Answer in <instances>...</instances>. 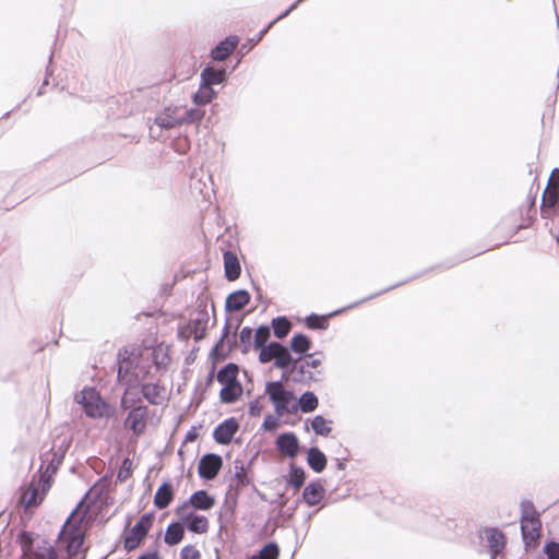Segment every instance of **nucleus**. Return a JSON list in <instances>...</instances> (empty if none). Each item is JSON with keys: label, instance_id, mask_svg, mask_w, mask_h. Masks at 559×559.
<instances>
[{"label": "nucleus", "instance_id": "nucleus-6", "mask_svg": "<svg viewBox=\"0 0 559 559\" xmlns=\"http://www.w3.org/2000/svg\"><path fill=\"white\" fill-rule=\"evenodd\" d=\"M282 380H269L265 382L264 394L267 395L277 415L297 412L296 394L293 389L282 386Z\"/></svg>", "mask_w": 559, "mask_h": 559}, {"label": "nucleus", "instance_id": "nucleus-1", "mask_svg": "<svg viewBox=\"0 0 559 559\" xmlns=\"http://www.w3.org/2000/svg\"><path fill=\"white\" fill-rule=\"evenodd\" d=\"M478 253H474V254H471V255H466V257H463V258H460V259H454V260H447L440 264H437V265H432L428 269H425L423 270L421 272L419 273H416L401 282H397L393 285H390L374 294H371L358 301H355L353 304H349L347 306H344V307H341L338 309H335L333 311H330L328 313H323V314H319L317 312H310L309 314H307L306 317H304L302 319H300V322H302L305 324V326L308 329V330H311V331H326L330 326V319L331 318H334L338 314H342L343 312L349 310V309H354L356 308L357 306L368 301V300H371L378 296H381L394 288H397L400 286H403L407 283H409L411 281L413 280H416V278H419L421 275L424 274H427L428 272L432 271V270H437V269H443V270H448V269H451L453 267L454 265H456L457 263L462 262V261H465L472 257H475V255H478Z\"/></svg>", "mask_w": 559, "mask_h": 559}, {"label": "nucleus", "instance_id": "nucleus-56", "mask_svg": "<svg viewBox=\"0 0 559 559\" xmlns=\"http://www.w3.org/2000/svg\"><path fill=\"white\" fill-rule=\"evenodd\" d=\"M179 556V559H201L200 550L191 544L185 545L181 548Z\"/></svg>", "mask_w": 559, "mask_h": 559}, {"label": "nucleus", "instance_id": "nucleus-40", "mask_svg": "<svg viewBox=\"0 0 559 559\" xmlns=\"http://www.w3.org/2000/svg\"><path fill=\"white\" fill-rule=\"evenodd\" d=\"M138 386L126 385V389L120 397L119 407L123 411H130L138 406L141 400L140 393L136 391Z\"/></svg>", "mask_w": 559, "mask_h": 559}, {"label": "nucleus", "instance_id": "nucleus-33", "mask_svg": "<svg viewBox=\"0 0 559 559\" xmlns=\"http://www.w3.org/2000/svg\"><path fill=\"white\" fill-rule=\"evenodd\" d=\"M185 524L173 520L166 527L164 542L168 546H176L185 538Z\"/></svg>", "mask_w": 559, "mask_h": 559}, {"label": "nucleus", "instance_id": "nucleus-39", "mask_svg": "<svg viewBox=\"0 0 559 559\" xmlns=\"http://www.w3.org/2000/svg\"><path fill=\"white\" fill-rule=\"evenodd\" d=\"M209 307V297L200 294L197 298V318L194 321V326H207L210 322V314L207 311Z\"/></svg>", "mask_w": 559, "mask_h": 559}, {"label": "nucleus", "instance_id": "nucleus-43", "mask_svg": "<svg viewBox=\"0 0 559 559\" xmlns=\"http://www.w3.org/2000/svg\"><path fill=\"white\" fill-rule=\"evenodd\" d=\"M199 107L194 105V107L186 109L185 114L180 116V127L185 124H197L199 127L202 123L205 110Z\"/></svg>", "mask_w": 559, "mask_h": 559}, {"label": "nucleus", "instance_id": "nucleus-15", "mask_svg": "<svg viewBox=\"0 0 559 559\" xmlns=\"http://www.w3.org/2000/svg\"><path fill=\"white\" fill-rule=\"evenodd\" d=\"M239 430V421L236 417L230 416L217 424L212 432L213 440L221 445L228 444Z\"/></svg>", "mask_w": 559, "mask_h": 559}, {"label": "nucleus", "instance_id": "nucleus-28", "mask_svg": "<svg viewBox=\"0 0 559 559\" xmlns=\"http://www.w3.org/2000/svg\"><path fill=\"white\" fill-rule=\"evenodd\" d=\"M218 95L214 85L200 78L199 88L192 93L191 100L197 106H203L211 103Z\"/></svg>", "mask_w": 559, "mask_h": 559}, {"label": "nucleus", "instance_id": "nucleus-46", "mask_svg": "<svg viewBox=\"0 0 559 559\" xmlns=\"http://www.w3.org/2000/svg\"><path fill=\"white\" fill-rule=\"evenodd\" d=\"M39 540V534L27 530H22L16 536V543L21 545L23 552L29 551Z\"/></svg>", "mask_w": 559, "mask_h": 559}, {"label": "nucleus", "instance_id": "nucleus-58", "mask_svg": "<svg viewBox=\"0 0 559 559\" xmlns=\"http://www.w3.org/2000/svg\"><path fill=\"white\" fill-rule=\"evenodd\" d=\"M262 39H258V35L247 39L245 43L240 45L238 48V55L246 56L248 55Z\"/></svg>", "mask_w": 559, "mask_h": 559}, {"label": "nucleus", "instance_id": "nucleus-3", "mask_svg": "<svg viewBox=\"0 0 559 559\" xmlns=\"http://www.w3.org/2000/svg\"><path fill=\"white\" fill-rule=\"evenodd\" d=\"M142 349L135 345L120 347L116 355L117 381L129 386H139L146 377V370L141 366Z\"/></svg>", "mask_w": 559, "mask_h": 559}, {"label": "nucleus", "instance_id": "nucleus-19", "mask_svg": "<svg viewBox=\"0 0 559 559\" xmlns=\"http://www.w3.org/2000/svg\"><path fill=\"white\" fill-rule=\"evenodd\" d=\"M275 447L289 459H295L300 453V441L294 431L281 432L275 439Z\"/></svg>", "mask_w": 559, "mask_h": 559}, {"label": "nucleus", "instance_id": "nucleus-23", "mask_svg": "<svg viewBox=\"0 0 559 559\" xmlns=\"http://www.w3.org/2000/svg\"><path fill=\"white\" fill-rule=\"evenodd\" d=\"M175 497V489L169 477L164 478L154 495L153 503L158 510L166 509Z\"/></svg>", "mask_w": 559, "mask_h": 559}, {"label": "nucleus", "instance_id": "nucleus-37", "mask_svg": "<svg viewBox=\"0 0 559 559\" xmlns=\"http://www.w3.org/2000/svg\"><path fill=\"white\" fill-rule=\"evenodd\" d=\"M310 420L311 430L316 436L328 438L332 432L333 420L318 414Z\"/></svg>", "mask_w": 559, "mask_h": 559}, {"label": "nucleus", "instance_id": "nucleus-11", "mask_svg": "<svg viewBox=\"0 0 559 559\" xmlns=\"http://www.w3.org/2000/svg\"><path fill=\"white\" fill-rule=\"evenodd\" d=\"M81 523L82 519L74 521L66 534V554L69 557L79 558L83 554L86 556V549L83 546L85 535L80 530Z\"/></svg>", "mask_w": 559, "mask_h": 559}, {"label": "nucleus", "instance_id": "nucleus-60", "mask_svg": "<svg viewBox=\"0 0 559 559\" xmlns=\"http://www.w3.org/2000/svg\"><path fill=\"white\" fill-rule=\"evenodd\" d=\"M253 348L258 350V360L260 364H266L271 358H273V355L271 354L270 349H267L265 344H261V347Z\"/></svg>", "mask_w": 559, "mask_h": 559}, {"label": "nucleus", "instance_id": "nucleus-53", "mask_svg": "<svg viewBox=\"0 0 559 559\" xmlns=\"http://www.w3.org/2000/svg\"><path fill=\"white\" fill-rule=\"evenodd\" d=\"M274 414H266L263 418L261 428L265 431L274 432L278 428L280 416L277 415V411H274Z\"/></svg>", "mask_w": 559, "mask_h": 559}, {"label": "nucleus", "instance_id": "nucleus-13", "mask_svg": "<svg viewBox=\"0 0 559 559\" xmlns=\"http://www.w3.org/2000/svg\"><path fill=\"white\" fill-rule=\"evenodd\" d=\"M479 537L486 538L487 546H488V552L490 555L491 559H495V557L501 552L507 544V536L506 534L497 526H486L481 530H479Z\"/></svg>", "mask_w": 559, "mask_h": 559}, {"label": "nucleus", "instance_id": "nucleus-48", "mask_svg": "<svg viewBox=\"0 0 559 559\" xmlns=\"http://www.w3.org/2000/svg\"><path fill=\"white\" fill-rule=\"evenodd\" d=\"M253 330L249 325L243 326L239 332L240 352L248 354L253 347Z\"/></svg>", "mask_w": 559, "mask_h": 559}, {"label": "nucleus", "instance_id": "nucleus-59", "mask_svg": "<svg viewBox=\"0 0 559 559\" xmlns=\"http://www.w3.org/2000/svg\"><path fill=\"white\" fill-rule=\"evenodd\" d=\"M202 423L191 426L190 429L186 432L181 443L185 444L198 440V438L200 437L199 430L202 429Z\"/></svg>", "mask_w": 559, "mask_h": 559}, {"label": "nucleus", "instance_id": "nucleus-21", "mask_svg": "<svg viewBox=\"0 0 559 559\" xmlns=\"http://www.w3.org/2000/svg\"><path fill=\"white\" fill-rule=\"evenodd\" d=\"M179 106L167 105L158 111L154 118V123L160 130H171L180 127V117L177 116Z\"/></svg>", "mask_w": 559, "mask_h": 559}, {"label": "nucleus", "instance_id": "nucleus-47", "mask_svg": "<svg viewBox=\"0 0 559 559\" xmlns=\"http://www.w3.org/2000/svg\"><path fill=\"white\" fill-rule=\"evenodd\" d=\"M140 393V395L144 397L151 405H158L160 403L158 386L153 382L142 383Z\"/></svg>", "mask_w": 559, "mask_h": 559}, {"label": "nucleus", "instance_id": "nucleus-16", "mask_svg": "<svg viewBox=\"0 0 559 559\" xmlns=\"http://www.w3.org/2000/svg\"><path fill=\"white\" fill-rule=\"evenodd\" d=\"M532 190L533 187L527 195L526 205L519 209L521 222L513 227L510 238L514 237L520 229L531 228L536 221V193L533 194Z\"/></svg>", "mask_w": 559, "mask_h": 559}, {"label": "nucleus", "instance_id": "nucleus-26", "mask_svg": "<svg viewBox=\"0 0 559 559\" xmlns=\"http://www.w3.org/2000/svg\"><path fill=\"white\" fill-rule=\"evenodd\" d=\"M186 503H190L194 510L210 511L216 504V497L205 489H198L191 493Z\"/></svg>", "mask_w": 559, "mask_h": 559}, {"label": "nucleus", "instance_id": "nucleus-45", "mask_svg": "<svg viewBox=\"0 0 559 559\" xmlns=\"http://www.w3.org/2000/svg\"><path fill=\"white\" fill-rule=\"evenodd\" d=\"M540 534L542 530H535V527L527 531H521V537L526 554L537 548Z\"/></svg>", "mask_w": 559, "mask_h": 559}, {"label": "nucleus", "instance_id": "nucleus-57", "mask_svg": "<svg viewBox=\"0 0 559 559\" xmlns=\"http://www.w3.org/2000/svg\"><path fill=\"white\" fill-rule=\"evenodd\" d=\"M265 345L267 346V349H270L273 357L284 355L285 353L288 352L287 344H283L277 341H269L267 343H265Z\"/></svg>", "mask_w": 559, "mask_h": 559}, {"label": "nucleus", "instance_id": "nucleus-51", "mask_svg": "<svg viewBox=\"0 0 559 559\" xmlns=\"http://www.w3.org/2000/svg\"><path fill=\"white\" fill-rule=\"evenodd\" d=\"M132 460L129 456H123L118 468L115 484H122L128 477L132 475Z\"/></svg>", "mask_w": 559, "mask_h": 559}, {"label": "nucleus", "instance_id": "nucleus-49", "mask_svg": "<svg viewBox=\"0 0 559 559\" xmlns=\"http://www.w3.org/2000/svg\"><path fill=\"white\" fill-rule=\"evenodd\" d=\"M271 326L270 324L261 323L255 328L253 335V347H261V344H265L271 338Z\"/></svg>", "mask_w": 559, "mask_h": 559}, {"label": "nucleus", "instance_id": "nucleus-8", "mask_svg": "<svg viewBox=\"0 0 559 559\" xmlns=\"http://www.w3.org/2000/svg\"><path fill=\"white\" fill-rule=\"evenodd\" d=\"M251 300V294L246 288H239L231 293H229L225 298V312L229 313L231 311H236L238 309H241L246 307ZM228 333V314H226V321L222 329V335L218 338V341L214 344L212 349L210 350V356L214 355L216 353L217 346L222 343L225 335Z\"/></svg>", "mask_w": 559, "mask_h": 559}, {"label": "nucleus", "instance_id": "nucleus-41", "mask_svg": "<svg viewBox=\"0 0 559 559\" xmlns=\"http://www.w3.org/2000/svg\"><path fill=\"white\" fill-rule=\"evenodd\" d=\"M214 371L215 366L212 365L209 373L206 374L203 382L198 381L194 388V400L198 405H200L206 399V391L210 390L214 384Z\"/></svg>", "mask_w": 559, "mask_h": 559}, {"label": "nucleus", "instance_id": "nucleus-55", "mask_svg": "<svg viewBox=\"0 0 559 559\" xmlns=\"http://www.w3.org/2000/svg\"><path fill=\"white\" fill-rule=\"evenodd\" d=\"M542 526L540 518H520V531H527L533 527L542 530Z\"/></svg>", "mask_w": 559, "mask_h": 559}, {"label": "nucleus", "instance_id": "nucleus-29", "mask_svg": "<svg viewBox=\"0 0 559 559\" xmlns=\"http://www.w3.org/2000/svg\"><path fill=\"white\" fill-rule=\"evenodd\" d=\"M238 364L230 361L218 369L216 373V380L222 386L242 384L238 378Z\"/></svg>", "mask_w": 559, "mask_h": 559}, {"label": "nucleus", "instance_id": "nucleus-31", "mask_svg": "<svg viewBox=\"0 0 559 559\" xmlns=\"http://www.w3.org/2000/svg\"><path fill=\"white\" fill-rule=\"evenodd\" d=\"M286 488L298 489L307 478V472L301 465L289 464L288 473L282 476Z\"/></svg>", "mask_w": 559, "mask_h": 559}, {"label": "nucleus", "instance_id": "nucleus-34", "mask_svg": "<svg viewBox=\"0 0 559 559\" xmlns=\"http://www.w3.org/2000/svg\"><path fill=\"white\" fill-rule=\"evenodd\" d=\"M297 411L299 409L304 414L314 412L319 406V399L313 391L307 390L300 394L297 399Z\"/></svg>", "mask_w": 559, "mask_h": 559}, {"label": "nucleus", "instance_id": "nucleus-62", "mask_svg": "<svg viewBox=\"0 0 559 559\" xmlns=\"http://www.w3.org/2000/svg\"><path fill=\"white\" fill-rule=\"evenodd\" d=\"M72 438H64L60 444L57 447V449L52 450L56 454H58L59 456H61L62 459L66 457V454L68 453V451L70 450L71 445H72Z\"/></svg>", "mask_w": 559, "mask_h": 559}, {"label": "nucleus", "instance_id": "nucleus-4", "mask_svg": "<svg viewBox=\"0 0 559 559\" xmlns=\"http://www.w3.org/2000/svg\"><path fill=\"white\" fill-rule=\"evenodd\" d=\"M74 402L82 407L85 416L91 419H109L117 414L116 405L104 399L95 386L84 385L74 395Z\"/></svg>", "mask_w": 559, "mask_h": 559}, {"label": "nucleus", "instance_id": "nucleus-64", "mask_svg": "<svg viewBox=\"0 0 559 559\" xmlns=\"http://www.w3.org/2000/svg\"><path fill=\"white\" fill-rule=\"evenodd\" d=\"M262 405L258 399H253L248 403V415L250 417H257L261 414Z\"/></svg>", "mask_w": 559, "mask_h": 559}, {"label": "nucleus", "instance_id": "nucleus-44", "mask_svg": "<svg viewBox=\"0 0 559 559\" xmlns=\"http://www.w3.org/2000/svg\"><path fill=\"white\" fill-rule=\"evenodd\" d=\"M271 331L277 338L285 337L290 330V323L286 316H277L271 320Z\"/></svg>", "mask_w": 559, "mask_h": 559}, {"label": "nucleus", "instance_id": "nucleus-20", "mask_svg": "<svg viewBox=\"0 0 559 559\" xmlns=\"http://www.w3.org/2000/svg\"><path fill=\"white\" fill-rule=\"evenodd\" d=\"M148 407L144 404H139L134 408L128 411V415L124 419V426L140 436L145 430V420L147 416Z\"/></svg>", "mask_w": 559, "mask_h": 559}, {"label": "nucleus", "instance_id": "nucleus-5", "mask_svg": "<svg viewBox=\"0 0 559 559\" xmlns=\"http://www.w3.org/2000/svg\"><path fill=\"white\" fill-rule=\"evenodd\" d=\"M325 478H314L310 480L302 489L301 499L308 507H313L317 503L324 501L323 507L337 502L341 499L349 496L350 488L347 487L343 492H340L338 486L330 491L325 488Z\"/></svg>", "mask_w": 559, "mask_h": 559}, {"label": "nucleus", "instance_id": "nucleus-2", "mask_svg": "<svg viewBox=\"0 0 559 559\" xmlns=\"http://www.w3.org/2000/svg\"><path fill=\"white\" fill-rule=\"evenodd\" d=\"M53 447L41 457L37 472L32 475L27 489L21 497L24 508H36L41 504L52 486L55 475L59 471L64 459L56 454Z\"/></svg>", "mask_w": 559, "mask_h": 559}, {"label": "nucleus", "instance_id": "nucleus-30", "mask_svg": "<svg viewBox=\"0 0 559 559\" xmlns=\"http://www.w3.org/2000/svg\"><path fill=\"white\" fill-rule=\"evenodd\" d=\"M306 462L312 472L321 473L326 468L328 456L318 445L313 444L307 450Z\"/></svg>", "mask_w": 559, "mask_h": 559}, {"label": "nucleus", "instance_id": "nucleus-36", "mask_svg": "<svg viewBox=\"0 0 559 559\" xmlns=\"http://www.w3.org/2000/svg\"><path fill=\"white\" fill-rule=\"evenodd\" d=\"M35 558L27 559H57L55 547L47 538H40L39 542L29 550Z\"/></svg>", "mask_w": 559, "mask_h": 559}, {"label": "nucleus", "instance_id": "nucleus-52", "mask_svg": "<svg viewBox=\"0 0 559 559\" xmlns=\"http://www.w3.org/2000/svg\"><path fill=\"white\" fill-rule=\"evenodd\" d=\"M543 552L546 559H559V542L555 538H548L544 542Z\"/></svg>", "mask_w": 559, "mask_h": 559}, {"label": "nucleus", "instance_id": "nucleus-12", "mask_svg": "<svg viewBox=\"0 0 559 559\" xmlns=\"http://www.w3.org/2000/svg\"><path fill=\"white\" fill-rule=\"evenodd\" d=\"M540 216L546 219L559 216L558 185H547L542 194Z\"/></svg>", "mask_w": 559, "mask_h": 559}, {"label": "nucleus", "instance_id": "nucleus-27", "mask_svg": "<svg viewBox=\"0 0 559 559\" xmlns=\"http://www.w3.org/2000/svg\"><path fill=\"white\" fill-rule=\"evenodd\" d=\"M290 373L288 381L297 384L310 385L312 382L322 380L316 376L317 372L309 370V367L299 361L295 362Z\"/></svg>", "mask_w": 559, "mask_h": 559}, {"label": "nucleus", "instance_id": "nucleus-32", "mask_svg": "<svg viewBox=\"0 0 559 559\" xmlns=\"http://www.w3.org/2000/svg\"><path fill=\"white\" fill-rule=\"evenodd\" d=\"M182 523L185 524L186 530L192 534H204L210 527L209 519L203 514L195 513L194 511H191V515H189L188 520Z\"/></svg>", "mask_w": 559, "mask_h": 559}, {"label": "nucleus", "instance_id": "nucleus-63", "mask_svg": "<svg viewBox=\"0 0 559 559\" xmlns=\"http://www.w3.org/2000/svg\"><path fill=\"white\" fill-rule=\"evenodd\" d=\"M441 514V509L437 506L430 507L428 511H425V516L427 518V522L429 524L438 522Z\"/></svg>", "mask_w": 559, "mask_h": 559}, {"label": "nucleus", "instance_id": "nucleus-42", "mask_svg": "<svg viewBox=\"0 0 559 559\" xmlns=\"http://www.w3.org/2000/svg\"><path fill=\"white\" fill-rule=\"evenodd\" d=\"M243 394V386L242 384L238 385H224L222 386L219 391V402L222 404H234Z\"/></svg>", "mask_w": 559, "mask_h": 559}, {"label": "nucleus", "instance_id": "nucleus-24", "mask_svg": "<svg viewBox=\"0 0 559 559\" xmlns=\"http://www.w3.org/2000/svg\"><path fill=\"white\" fill-rule=\"evenodd\" d=\"M230 76V73L227 72V68L225 63L219 67L213 66L211 62L206 63L200 72V78L206 82L212 83L213 85L225 84Z\"/></svg>", "mask_w": 559, "mask_h": 559}, {"label": "nucleus", "instance_id": "nucleus-25", "mask_svg": "<svg viewBox=\"0 0 559 559\" xmlns=\"http://www.w3.org/2000/svg\"><path fill=\"white\" fill-rule=\"evenodd\" d=\"M224 277L234 282L240 277L241 264L236 251L226 249L223 251Z\"/></svg>", "mask_w": 559, "mask_h": 559}, {"label": "nucleus", "instance_id": "nucleus-38", "mask_svg": "<svg viewBox=\"0 0 559 559\" xmlns=\"http://www.w3.org/2000/svg\"><path fill=\"white\" fill-rule=\"evenodd\" d=\"M281 554L280 545L276 540L271 539L262 545V547L253 552L249 559H278Z\"/></svg>", "mask_w": 559, "mask_h": 559}, {"label": "nucleus", "instance_id": "nucleus-35", "mask_svg": "<svg viewBox=\"0 0 559 559\" xmlns=\"http://www.w3.org/2000/svg\"><path fill=\"white\" fill-rule=\"evenodd\" d=\"M273 358H274V360L272 362V368L282 370V376L278 380H282V381L288 380L289 376L287 373L292 372L295 362H297L294 359V356H292V353H289V350H288L284 355L273 357Z\"/></svg>", "mask_w": 559, "mask_h": 559}, {"label": "nucleus", "instance_id": "nucleus-10", "mask_svg": "<svg viewBox=\"0 0 559 559\" xmlns=\"http://www.w3.org/2000/svg\"><path fill=\"white\" fill-rule=\"evenodd\" d=\"M224 466L223 456L218 453L206 452L198 462V475L204 480H213L217 477Z\"/></svg>", "mask_w": 559, "mask_h": 559}, {"label": "nucleus", "instance_id": "nucleus-61", "mask_svg": "<svg viewBox=\"0 0 559 559\" xmlns=\"http://www.w3.org/2000/svg\"><path fill=\"white\" fill-rule=\"evenodd\" d=\"M88 491H86L84 493V496L80 499V501L76 503V506L72 509V511L70 512V514L67 516L64 523L62 524L61 528H60V532L58 533V538H60L63 534H66V526L70 523L72 516L74 515V513L79 510V508L81 507V504L83 503L85 497L87 496Z\"/></svg>", "mask_w": 559, "mask_h": 559}, {"label": "nucleus", "instance_id": "nucleus-7", "mask_svg": "<svg viewBox=\"0 0 559 559\" xmlns=\"http://www.w3.org/2000/svg\"><path fill=\"white\" fill-rule=\"evenodd\" d=\"M155 511L151 510L141 515L136 523L123 535V548L127 551L135 549L143 537L147 535L154 524Z\"/></svg>", "mask_w": 559, "mask_h": 559}, {"label": "nucleus", "instance_id": "nucleus-9", "mask_svg": "<svg viewBox=\"0 0 559 559\" xmlns=\"http://www.w3.org/2000/svg\"><path fill=\"white\" fill-rule=\"evenodd\" d=\"M253 457L250 459L246 466L243 461L239 457L234 460V473L229 476V491L242 490L253 483V469H252Z\"/></svg>", "mask_w": 559, "mask_h": 559}, {"label": "nucleus", "instance_id": "nucleus-22", "mask_svg": "<svg viewBox=\"0 0 559 559\" xmlns=\"http://www.w3.org/2000/svg\"><path fill=\"white\" fill-rule=\"evenodd\" d=\"M193 334V341L195 343L201 342L204 340L209 334V328L207 326H194V321L191 319L186 320L183 323L178 324L177 328V338L181 342L188 343L190 340V334Z\"/></svg>", "mask_w": 559, "mask_h": 559}, {"label": "nucleus", "instance_id": "nucleus-54", "mask_svg": "<svg viewBox=\"0 0 559 559\" xmlns=\"http://www.w3.org/2000/svg\"><path fill=\"white\" fill-rule=\"evenodd\" d=\"M521 516L520 518H540L539 512L536 510L532 500L524 499L520 503Z\"/></svg>", "mask_w": 559, "mask_h": 559}, {"label": "nucleus", "instance_id": "nucleus-17", "mask_svg": "<svg viewBox=\"0 0 559 559\" xmlns=\"http://www.w3.org/2000/svg\"><path fill=\"white\" fill-rule=\"evenodd\" d=\"M240 495H241V492L229 491V489L227 490V492L225 495V499H224V502L222 506V511L218 514V519H217L219 522V525H221L218 533H217V538L222 543V545H224V539L222 537V527H223L222 519H223V516H225L227 522H233L236 519L238 500H239Z\"/></svg>", "mask_w": 559, "mask_h": 559}, {"label": "nucleus", "instance_id": "nucleus-18", "mask_svg": "<svg viewBox=\"0 0 559 559\" xmlns=\"http://www.w3.org/2000/svg\"><path fill=\"white\" fill-rule=\"evenodd\" d=\"M240 37L229 34L210 49L209 57L212 61H222L229 56L239 45Z\"/></svg>", "mask_w": 559, "mask_h": 559}, {"label": "nucleus", "instance_id": "nucleus-50", "mask_svg": "<svg viewBox=\"0 0 559 559\" xmlns=\"http://www.w3.org/2000/svg\"><path fill=\"white\" fill-rule=\"evenodd\" d=\"M325 355L322 350L311 352V356L304 357L299 362H302L310 369H313L318 374L322 373L319 367L322 365Z\"/></svg>", "mask_w": 559, "mask_h": 559}, {"label": "nucleus", "instance_id": "nucleus-14", "mask_svg": "<svg viewBox=\"0 0 559 559\" xmlns=\"http://www.w3.org/2000/svg\"><path fill=\"white\" fill-rule=\"evenodd\" d=\"M287 346L289 353H292V356H294V359L298 362L304 357L311 356L313 342L306 333L295 332L289 338Z\"/></svg>", "mask_w": 559, "mask_h": 559}]
</instances>
